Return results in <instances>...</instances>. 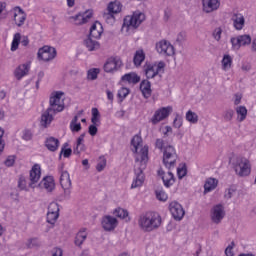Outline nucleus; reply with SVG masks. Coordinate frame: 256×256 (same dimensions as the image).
I'll return each mask as SVG.
<instances>
[{"mask_svg": "<svg viewBox=\"0 0 256 256\" xmlns=\"http://www.w3.org/2000/svg\"><path fill=\"white\" fill-rule=\"evenodd\" d=\"M48 213H59V204L52 202L48 206Z\"/></svg>", "mask_w": 256, "mask_h": 256, "instance_id": "864d4df0", "label": "nucleus"}, {"mask_svg": "<svg viewBox=\"0 0 256 256\" xmlns=\"http://www.w3.org/2000/svg\"><path fill=\"white\" fill-rule=\"evenodd\" d=\"M233 63V58L229 55H224L222 59V69L227 71V69H231V65Z\"/></svg>", "mask_w": 256, "mask_h": 256, "instance_id": "58836bf2", "label": "nucleus"}, {"mask_svg": "<svg viewBox=\"0 0 256 256\" xmlns=\"http://www.w3.org/2000/svg\"><path fill=\"white\" fill-rule=\"evenodd\" d=\"M79 121V116H74L70 122V130L72 133H79L81 131V123Z\"/></svg>", "mask_w": 256, "mask_h": 256, "instance_id": "f704fd0d", "label": "nucleus"}, {"mask_svg": "<svg viewBox=\"0 0 256 256\" xmlns=\"http://www.w3.org/2000/svg\"><path fill=\"white\" fill-rule=\"evenodd\" d=\"M18 187L22 190L27 189V184L25 182V178H20L18 181Z\"/></svg>", "mask_w": 256, "mask_h": 256, "instance_id": "69168bd1", "label": "nucleus"}, {"mask_svg": "<svg viewBox=\"0 0 256 256\" xmlns=\"http://www.w3.org/2000/svg\"><path fill=\"white\" fill-rule=\"evenodd\" d=\"M67 147H69V144L65 143L63 145V147L61 148L60 157H61V155H63V157H65V158L71 157V153H73V150L71 148H67Z\"/></svg>", "mask_w": 256, "mask_h": 256, "instance_id": "c03bdc74", "label": "nucleus"}, {"mask_svg": "<svg viewBox=\"0 0 256 256\" xmlns=\"http://www.w3.org/2000/svg\"><path fill=\"white\" fill-rule=\"evenodd\" d=\"M65 93L61 91L53 92L50 96L49 107L41 116L42 127H49L53 123V119L57 113H61L65 109V100L63 99Z\"/></svg>", "mask_w": 256, "mask_h": 256, "instance_id": "f03ea898", "label": "nucleus"}, {"mask_svg": "<svg viewBox=\"0 0 256 256\" xmlns=\"http://www.w3.org/2000/svg\"><path fill=\"white\" fill-rule=\"evenodd\" d=\"M131 145L133 147L132 151L136 153L135 162L140 165L138 170H135L136 178L131 185V189H137L145 182L143 170L147 167V161H149V146H143V138L139 135H135L132 138Z\"/></svg>", "mask_w": 256, "mask_h": 256, "instance_id": "f257e3e1", "label": "nucleus"}, {"mask_svg": "<svg viewBox=\"0 0 256 256\" xmlns=\"http://www.w3.org/2000/svg\"><path fill=\"white\" fill-rule=\"evenodd\" d=\"M60 185L62 189H67V187H71V177L69 176V172L62 171L60 176Z\"/></svg>", "mask_w": 256, "mask_h": 256, "instance_id": "7c9ffc66", "label": "nucleus"}, {"mask_svg": "<svg viewBox=\"0 0 256 256\" xmlns=\"http://www.w3.org/2000/svg\"><path fill=\"white\" fill-rule=\"evenodd\" d=\"M121 79L122 81H126L127 83H132L133 85H137V83L141 81V77H139V75H137V73L135 72L125 74L122 76Z\"/></svg>", "mask_w": 256, "mask_h": 256, "instance_id": "cd10ccee", "label": "nucleus"}, {"mask_svg": "<svg viewBox=\"0 0 256 256\" xmlns=\"http://www.w3.org/2000/svg\"><path fill=\"white\" fill-rule=\"evenodd\" d=\"M23 139L25 141H31V139H33V133H31L30 130H25L23 133Z\"/></svg>", "mask_w": 256, "mask_h": 256, "instance_id": "e2e57ef3", "label": "nucleus"}, {"mask_svg": "<svg viewBox=\"0 0 256 256\" xmlns=\"http://www.w3.org/2000/svg\"><path fill=\"white\" fill-rule=\"evenodd\" d=\"M91 123L93 125H99V123H101V114L99 113V109L97 108H92Z\"/></svg>", "mask_w": 256, "mask_h": 256, "instance_id": "e433bc0d", "label": "nucleus"}, {"mask_svg": "<svg viewBox=\"0 0 256 256\" xmlns=\"http://www.w3.org/2000/svg\"><path fill=\"white\" fill-rule=\"evenodd\" d=\"M4 165H6V167H13V165H15V156H8Z\"/></svg>", "mask_w": 256, "mask_h": 256, "instance_id": "052dcab7", "label": "nucleus"}, {"mask_svg": "<svg viewBox=\"0 0 256 256\" xmlns=\"http://www.w3.org/2000/svg\"><path fill=\"white\" fill-rule=\"evenodd\" d=\"M118 223L117 218L113 216H104L102 219V227L104 231H114Z\"/></svg>", "mask_w": 256, "mask_h": 256, "instance_id": "a211bd4d", "label": "nucleus"}, {"mask_svg": "<svg viewBox=\"0 0 256 256\" xmlns=\"http://www.w3.org/2000/svg\"><path fill=\"white\" fill-rule=\"evenodd\" d=\"M85 139V134H81L76 142V148H74V154L75 155H79V153H81V151H84L85 149V145H83V141Z\"/></svg>", "mask_w": 256, "mask_h": 256, "instance_id": "72a5a7b5", "label": "nucleus"}, {"mask_svg": "<svg viewBox=\"0 0 256 256\" xmlns=\"http://www.w3.org/2000/svg\"><path fill=\"white\" fill-rule=\"evenodd\" d=\"M143 61H145V52L143 50L136 51L133 58L135 67H141Z\"/></svg>", "mask_w": 256, "mask_h": 256, "instance_id": "2f4dec72", "label": "nucleus"}, {"mask_svg": "<svg viewBox=\"0 0 256 256\" xmlns=\"http://www.w3.org/2000/svg\"><path fill=\"white\" fill-rule=\"evenodd\" d=\"M100 72L101 70H99V68H92L88 70L87 77L90 81H95V79H97V75H99Z\"/></svg>", "mask_w": 256, "mask_h": 256, "instance_id": "79ce46f5", "label": "nucleus"}, {"mask_svg": "<svg viewBox=\"0 0 256 256\" xmlns=\"http://www.w3.org/2000/svg\"><path fill=\"white\" fill-rule=\"evenodd\" d=\"M233 193H235V189L234 188H228L225 191V194H224L225 199H231V197H233Z\"/></svg>", "mask_w": 256, "mask_h": 256, "instance_id": "0e129e2a", "label": "nucleus"}, {"mask_svg": "<svg viewBox=\"0 0 256 256\" xmlns=\"http://www.w3.org/2000/svg\"><path fill=\"white\" fill-rule=\"evenodd\" d=\"M123 9V5L120 1L110 2L107 7V11L109 13H113L114 15H117V13H121Z\"/></svg>", "mask_w": 256, "mask_h": 256, "instance_id": "c756f323", "label": "nucleus"}, {"mask_svg": "<svg viewBox=\"0 0 256 256\" xmlns=\"http://www.w3.org/2000/svg\"><path fill=\"white\" fill-rule=\"evenodd\" d=\"M155 147H156V149H160L161 151H164L165 147H166L165 141L161 138L156 139Z\"/></svg>", "mask_w": 256, "mask_h": 256, "instance_id": "5fc2aeb1", "label": "nucleus"}, {"mask_svg": "<svg viewBox=\"0 0 256 256\" xmlns=\"http://www.w3.org/2000/svg\"><path fill=\"white\" fill-rule=\"evenodd\" d=\"M232 167L238 177H249L251 175V162L245 157L234 159Z\"/></svg>", "mask_w": 256, "mask_h": 256, "instance_id": "423d86ee", "label": "nucleus"}, {"mask_svg": "<svg viewBox=\"0 0 256 256\" xmlns=\"http://www.w3.org/2000/svg\"><path fill=\"white\" fill-rule=\"evenodd\" d=\"M143 71L146 75V79H155L158 77L161 79V74L165 72V62H146L143 66Z\"/></svg>", "mask_w": 256, "mask_h": 256, "instance_id": "6e6552de", "label": "nucleus"}, {"mask_svg": "<svg viewBox=\"0 0 256 256\" xmlns=\"http://www.w3.org/2000/svg\"><path fill=\"white\" fill-rule=\"evenodd\" d=\"M221 7V0H202V11L204 13H215Z\"/></svg>", "mask_w": 256, "mask_h": 256, "instance_id": "dca6fc26", "label": "nucleus"}, {"mask_svg": "<svg viewBox=\"0 0 256 256\" xmlns=\"http://www.w3.org/2000/svg\"><path fill=\"white\" fill-rule=\"evenodd\" d=\"M122 65H123V62L121 61V58L119 57L109 58L104 64V71L106 73H113V71H117V69H121Z\"/></svg>", "mask_w": 256, "mask_h": 256, "instance_id": "2eb2a0df", "label": "nucleus"}, {"mask_svg": "<svg viewBox=\"0 0 256 256\" xmlns=\"http://www.w3.org/2000/svg\"><path fill=\"white\" fill-rule=\"evenodd\" d=\"M210 219L215 225H219L225 219V206L223 204H216L210 211Z\"/></svg>", "mask_w": 256, "mask_h": 256, "instance_id": "9d476101", "label": "nucleus"}, {"mask_svg": "<svg viewBox=\"0 0 256 256\" xmlns=\"http://www.w3.org/2000/svg\"><path fill=\"white\" fill-rule=\"evenodd\" d=\"M173 125L176 129H180L183 126V119L177 115L173 121Z\"/></svg>", "mask_w": 256, "mask_h": 256, "instance_id": "13d9d810", "label": "nucleus"}, {"mask_svg": "<svg viewBox=\"0 0 256 256\" xmlns=\"http://www.w3.org/2000/svg\"><path fill=\"white\" fill-rule=\"evenodd\" d=\"M158 175L162 177V181L166 187H171V185L175 184V176L171 171H168L167 173H165V171L159 170Z\"/></svg>", "mask_w": 256, "mask_h": 256, "instance_id": "aec40b11", "label": "nucleus"}, {"mask_svg": "<svg viewBox=\"0 0 256 256\" xmlns=\"http://www.w3.org/2000/svg\"><path fill=\"white\" fill-rule=\"evenodd\" d=\"M169 211L175 221H181V219L185 217V210L183 209V206L179 204V202H171L169 204Z\"/></svg>", "mask_w": 256, "mask_h": 256, "instance_id": "4468645a", "label": "nucleus"}, {"mask_svg": "<svg viewBox=\"0 0 256 256\" xmlns=\"http://www.w3.org/2000/svg\"><path fill=\"white\" fill-rule=\"evenodd\" d=\"M40 179H41V166L39 164H35L30 170L29 187H31V189H35V187H40V189H45L48 193L53 192V190L55 189V179H53L52 176H46L39 183Z\"/></svg>", "mask_w": 256, "mask_h": 256, "instance_id": "7ed1b4c3", "label": "nucleus"}, {"mask_svg": "<svg viewBox=\"0 0 256 256\" xmlns=\"http://www.w3.org/2000/svg\"><path fill=\"white\" fill-rule=\"evenodd\" d=\"M103 19H105L106 23H115V14L108 11L103 14Z\"/></svg>", "mask_w": 256, "mask_h": 256, "instance_id": "3c124183", "label": "nucleus"}, {"mask_svg": "<svg viewBox=\"0 0 256 256\" xmlns=\"http://www.w3.org/2000/svg\"><path fill=\"white\" fill-rule=\"evenodd\" d=\"M155 193H156V199H158V201H167V199L169 198L167 196V193H165L163 189H158L155 191Z\"/></svg>", "mask_w": 256, "mask_h": 256, "instance_id": "de8ad7c7", "label": "nucleus"}, {"mask_svg": "<svg viewBox=\"0 0 256 256\" xmlns=\"http://www.w3.org/2000/svg\"><path fill=\"white\" fill-rule=\"evenodd\" d=\"M217 185H219V180L215 178H208L204 184V193H211V191H215V189H217Z\"/></svg>", "mask_w": 256, "mask_h": 256, "instance_id": "a878e982", "label": "nucleus"}, {"mask_svg": "<svg viewBox=\"0 0 256 256\" xmlns=\"http://www.w3.org/2000/svg\"><path fill=\"white\" fill-rule=\"evenodd\" d=\"M230 43L232 45L233 51H239L241 47H247V45H251V36L244 34L237 37H232L230 39Z\"/></svg>", "mask_w": 256, "mask_h": 256, "instance_id": "9b49d317", "label": "nucleus"}, {"mask_svg": "<svg viewBox=\"0 0 256 256\" xmlns=\"http://www.w3.org/2000/svg\"><path fill=\"white\" fill-rule=\"evenodd\" d=\"M145 21V13L137 10L131 16H126L122 25V33L135 31Z\"/></svg>", "mask_w": 256, "mask_h": 256, "instance_id": "39448f33", "label": "nucleus"}, {"mask_svg": "<svg viewBox=\"0 0 256 256\" xmlns=\"http://www.w3.org/2000/svg\"><path fill=\"white\" fill-rule=\"evenodd\" d=\"M29 69H31V65L29 63L19 65L14 71V77H16L18 81H21V78L25 77V75L29 73Z\"/></svg>", "mask_w": 256, "mask_h": 256, "instance_id": "4be33fe9", "label": "nucleus"}, {"mask_svg": "<svg viewBox=\"0 0 256 256\" xmlns=\"http://www.w3.org/2000/svg\"><path fill=\"white\" fill-rule=\"evenodd\" d=\"M162 219L161 215L157 212H145L139 216L138 225L145 233H151L155 229L161 227Z\"/></svg>", "mask_w": 256, "mask_h": 256, "instance_id": "20e7f679", "label": "nucleus"}, {"mask_svg": "<svg viewBox=\"0 0 256 256\" xmlns=\"http://www.w3.org/2000/svg\"><path fill=\"white\" fill-rule=\"evenodd\" d=\"M3 135H5V130L0 127V151H5V140H3Z\"/></svg>", "mask_w": 256, "mask_h": 256, "instance_id": "4d7b16f0", "label": "nucleus"}, {"mask_svg": "<svg viewBox=\"0 0 256 256\" xmlns=\"http://www.w3.org/2000/svg\"><path fill=\"white\" fill-rule=\"evenodd\" d=\"M232 21H233L234 28L237 31H241V29L245 27V17H243L241 14L232 15Z\"/></svg>", "mask_w": 256, "mask_h": 256, "instance_id": "b1692460", "label": "nucleus"}, {"mask_svg": "<svg viewBox=\"0 0 256 256\" xmlns=\"http://www.w3.org/2000/svg\"><path fill=\"white\" fill-rule=\"evenodd\" d=\"M87 235V228H81L74 238V245L81 249V247H83V243L87 240Z\"/></svg>", "mask_w": 256, "mask_h": 256, "instance_id": "412c9836", "label": "nucleus"}, {"mask_svg": "<svg viewBox=\"0 0 256 256\" xmlns=\"http://www.w3.org/2000/svg\"><path fill=\"white\" fill-rule=\"evenodd\" d=\"M177 159L179 156L177 155V150L173 145H166L163 150V165L171 171V169H175L177 165Z\"/></svg>", "mask_w": 256, "mask_h": 256, "instance_id": "0eeeda50", "label": "nucleus"}, {"mask_svg": "<svg viewBox=\"0 0 256 256\" xmlns=\"http://www.w3.org/2000/svg\"><path fill=\"white\" fill-rule=\"evenodd\" d=\"M129 93H130L129 89L125 87L118 90V97L120 98V101H124L127 95H129Z\"/></svg>", "mask_w": 256, "mask_h": 256, "instance_id": "8fccbe9b", "label": "nucleus"}, {"mask_svg": "<svg viewBox=\"0 0 256 256\" xmlns=\"http://www.w3.org/2000/svg\"><path fill=\"white\" fill-rule=\"evenodd\" d=\"M41 243H39V240L37 238H31L27 241L26 247L28 249H33V247H39Z\"/></svg>", "mask_w": 256, "mask_h": 256, "instance_id": "09e8293b", "label": "nucleus"}, {"mask_svg": "<svg viewBox=\"0 0 256 256\" xmlns=\"http://www.w3.org/2000/svg\"><path fill=\"white\" fill-rule=\"evenodd\" d=\"M57 219H59V213H54V212L47 213V223H50V225H55V223L57 222Z\"/></svg>", "mask_w": 256, "mask_h": 256, "instance_id": "37998d69", "label": "nucleus"}, {"mask_svg": "<svg viewBox=\"0 0 256 256\" xmlns=\"http://www.w3.org/2000/svg\"><path fill=\"white\" fill-rule=\"evenodd\" d=\"M222 34H223V30L221 29V27H218L213 31L212 37L215 39V41H221Z\"/></svg>", "mask_w": 256, "mask_h": 256, "instance_id": "603ef678", "label": "nucleus"}, {"mask_svg": "<svg viewBox=\"0 0 256 256\" xmlns=\"http://www.w3.org/2000/svg\"><path fill=\"white\" fill-rule=\"evenodd\" d=\"M105 167H107V159H105V156H100L99 157V162L96 166V170L101 173V171H103V169H105Z\"/></svg>", "mask_w": 256, "mask_h": 256, "instance_id": "a18cd8bd", "label": "nucleus"}, {"mask_svg": "<svg viewBox=\"0 0 256 256\" xmlns=\"http://www.w3.org/2000/svg\"><path fill=\"white\" fill-rule=\"evenodd\" d=\"M156 51L160 55H167L168 57H171V55H175V48L167 40H161L157 42Z\"/></svg>", "mask_w": 256, "mask_h": 256, "instance_id": "f8f14e48", "label": "nucleus"}, {"mask_svg": "<svg viewBox=\"0 0 256 256\" xmlns=\"http://www.w3.org/2000/svg\"><path fill=\"white\" fill-rule=\"evenodd\" d=\"M52 256H63V249L54 248Z\"/></svg>", "mask_w": 256, "mask_h": 256, "instance_id": "338daca9", "label": "nucleus"}, {"mask_svg": "<svg viewBox=\"0 0 256 256\" xmlns=\"http://www.w3.org/2000/svg\"><path fill=\"white\" fill-rule=\"evenodd\" d=\"M84 45L88 49V51H97V49L101 47L99 42H97L96 40H93L91 36H89L84 40Z\"/></svg>", "mask_w": 256, "mask_h": 256, "instance_id": "c85d7f7f", "label": "nucleus"}, {"mask_svg": "<svg viewBox=\"0 0 256 256\" xmlns=\"http://www.w3.org/2000/svg\"><path fill=\"white\" fill-rule=\"evenodd\" d=\"M177 175L180 179H183V177H185V175H187V168H185V167L178 168Z\"/></svg>", "mask_w": 256, "mask_h": 256, "instance_id": "680f3d73", "label": "nucleus"}, {"mask_svg": "<svg viewBox=\"0 0 256 256\" xmlns=\"http://www.w3.org/2000/svg\"><path fill=\"white\" fill-rule=\"evenodd\" d=\"M65 199H69L71 197V187L63 188Z\"/></svg>", "mask_w": 256, "mask_h": 256, "instance_id": "774afa93", "label": "nucleus"}, {"mask_svg": "<svg viewBox=\"0 0 256 256\" xmlns=\"http://www.w3.org/2000/svg\"><path fill=\"white\" fill-rule=\"evenodd\" d=\"M25 19H27V14L25 11L21 9V7L16 6L14 8V21L18 27H21L25 23Z\"/></svg>", "mask_w": 256, "mask_h": 256, "instance_id": "6ab92c4d", "label": "nucleus"}, {"mask_svg": "<svg viewBox=\"0 0 256 256\" xmlns=\"http://www.w3.org/2000/svg\"><path fill=\"white\" fill-rule=\"evenodd\" d=\"M91 17H93V13L86 11L70 17V21H72L74 25H85V23H89Z\"/></svg>", "mask_w": 256, "mask_h": 256, "instance_id": "f3484780", "label": "nucleus"}, {"mask_svg": "<svg viewBox=\"0 0 256 256\" xmlns=\"http://www.w3.org/2000/svg\"><path fill=\"white\" fill-rule=\"evenodd\" d=\"M186 120H188L189 123H192L193 125H195L199 121V116L197 115V113L189 110L186 113Z\"/></svg>", "mask_w": 256, "mask_h": 256, "instance_id": "4c0bfd02", "label": "nucleus"}, {"mask_svg": "<svg viewBox=\"0 0 256 256\" xmlns=\"http://www.w3.org/2000/svg\"><path fill=\"white\" fill-rule=\"evenodd\" d=\"M45 145L48 151L55 152L59 149V139L55 137H49L46 139Z\"/></svg>", "mask_w": 256, "mask_h": 256, "instance_id": "bb28decb", "label": "nucleus"}, {"mask_svg": "<svg viewBox=\"0 0 256 256\" xmlns=\"http://www.w3.org/2000/svg\"><path fill=\"white\" fill-rule=\"evenodd\" d=\"M97 125L98 124H92L89 126L88 133L89 135H91V137H95V135H97V131H98Z\"/></svg>", "mask_w": 256, "mask_h": 256, "instance_id": "bf43d9fd", "label": "nucleus"}, {"mask_svg": "<svg viewBox=\"0 0 256 256\" xmlns=\"http://www.w3.org/2000/svg\"><path fill=\"white\" fill-rule=\"evenodd\" d=\"M113 215H115V217H119L120 219H127V217H129V212L123 208H116Z\"/></svg>", "mask_w": 256, "mask_h": 256, "instance_id": "ea45409f", "label": "nucleus"}, {"mask_svg": "<svg viewBox=\"0 0 256 256\" xmlns=\"http://www.w3.org/2000/svg\"><path fill=\"white\" fill-rule=\"evenodd\" d=\"M85 139V134H81L76 142V148H74V154L75 155H79V153H81V151H84L85 149V145H83V141Z\"/></svg>", "mask_w": 256, "mask_h": 256, "instance_id": "473e14b6", "label": "nucleus"}, {"mask_svg": "<svg viewBox=\"0 0 256 256\" xmlns=\"http://www.w3.org/2000/svg\"><path fill=\"white\" fill-rule=\"evenodd\" d=\"M233 115H235V111L233 109H227L223 113V119L224 121H232L233 120Z\"/></svg>", "mask_w": 256, "mask_h": 256, "instance_id": "49530a36", "label": "nucleus"}, {"mask_svg": "<svg viewBox=\"0 0 256 256\" xmlns=\"http://www.w3.org/2000/svg\"><path fill=\"white\" fill-rule=\"evenodd\" d=\"M235 247V242H231L228 246H227V248L225 249V255L226 256H233V255H235L234 253H233V248Z\"/></svg>", "mask_w": 256, "mask_h": 256, "instance_id": "6e6d98bb", "label": "nucleus"}, {"mask_svg": "<svg viewBox=\"0 0 256 256\" xmlns=\"http://www.w3.org/2000/svg\"><path fill=\"white\" fill-rule=\"evenodd\" d=\"M19 43H21V34L16 33L14 34L13 41L11 44V51H17V49H19Z\"/></svg>", "mask_w": 256, "mask_h": 256, "instance_id": "a19ab883", "label": "nucleus"}, {"mask_svg": "<svg viewBox=\"0 0 256 256\" xmlns=\"http://www.w3.org/2000/svg\"><path fill=\"white\" fill-rule=\"evenodd\" d=\"M57 57V50L54 47L44 46L38 50V59L41 61H53Z\"/></svg>", "mask_w": 256, "mask_h": 256, "instance_id": "ddd939ff", "label": "nucleus"}, {"mask_svg": "<svg viewBox=\"0 0 256 256\" xmlns=\"http://www.w3.org/2000/svg\"><path fill=\"white\" fill-rule=\"evenodd\" d=\"M103 33V26L101 23L96 22L90 28V37L94 39H99Z\"/></svg>", "mask_w": 256, "mask_h": 256, "instance_id": "393cba45", "label": "nucleus"}, {"mask_svg": "<svg viewBox=\"0 0 256 256\" xmlns=\"http://www.w3.org/2000/svg\"><path fill=\"white\" fill-rule=\"evenodd\" d=\"M171 113H173V107H162L155 111L154 115L150 119V123H152V125H158V123H161V121H165V119H167Z\"/></svg>", "mask_w": 256, "mask_h": 256, "instance_id": "1a4fd4ad", "label": "nucleus"}, {"mask_svg": "<svg viewBox=\"0 0 256 256\" xmlns=\"http://www.w3.org/2000/svg\"><path fill=\"white\" fill-rule=\"evenodd\" d=\"M236 113L238 115V119L240 122L245 121V119H247V108L245 106H238L236 108Z\"/></svg>", "mask_w": 256, "mask_h": 256, "instance_id": "c9c22d12", "label": "nucleus"}, {"mask_svg": "<svg viewBox=\"0 0 256 256\" xmlns=\"http://www.w3.org/2000/svg\"><path fill=\"white\" fill-rule=\"evenodd\" d=\"M140 91L144 99H149L153 93V90H151V82L149 80H142L140 83Z\"/></svg>", "mask_w": 256, "mask_h": 256, "instance_id": "5701e85b", "label": "nucleus"}]
</instances>
